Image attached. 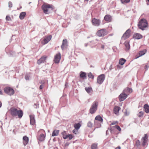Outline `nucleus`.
<instances>
[{
	"label": "nucleus",
	"mask_w": 149,
	"mask_h": 149,
	"mask_svg": "<svg viewBox=\"0 0 149 149\" xmlns=\"http://www.w3.org/2000/svg\"><path fill=\"white\" fill-rule=\"evenodd\" d=\"M10 114L13 117H17L21 118L23 116L24 113L22 110L19 108L18 109L15 107H12L10 109Z\"/></svg>",
	"instance_id": "obj_1"
},
{
	"label": "nucleus",
	"mask_w": 149,
	"mask_h": 149,
	"mask_svg": "<svg viewBox=\"0 0 149 149\" xmlns=\"http://www.w3.org/2000/svg\"><path fill=\"white\" fill-rule=\"evenodd\" d=\"M42 8L44 13L45 14H49L54 9V7L52 5L48 4H44L42 6Z\"/></svg>",
	"instance_id": "obj_2"
},
{
	"label": "nucleus",
	"mask_w": 149,
	"mask_h": 149,
	"mask_svg": "<svg viewBox=\"0 0 149 149\" xmlns=\"http://www.w3.org/2000/svg\"><path fill=\"white\" fill-rule=\"evenodd\" d=\"M139 28L142 30L145 29L148 26V24L147 20L144 18L141 19L139 21L138 24Z\"/></svg>",
	"instance_id": "obj_3"
},
{
	"label": "nucleus",
	"mask_w": 149,
	"mask_h": 149,
	"mask_svg": "<svg viewBox=\"0 0 149 149\" xmlns=\"http://www.w3.org/2000/svg\"><path fill=\"white\" fill-rule=\"evenodd\" d=\"M130 88H127L125 89L123 93L119 95L118 98L120 102L124 101L127 97V95L130 94Z\"/></svg>",
	"instance_id": "obj_4"
},
{
	"label": "nucleus",
	"mask_w": 149,
	"mask_h": 149,
	"mask_svg": "<svg viewBox=\"0 0 149 149\" xmlns=\"http://www.w3.org/2000/svg\"><path fill=\"white\" fill-rule=\"evenodd\" d=\"M98 106V102L97 101L94 102L89 109V113L91 114L95 113L97 110Z\"/></svg>",
	"instance_id": "obj_5"
},
{
	"label": "nucleus",
	"mask_w": 149,
	"mask_h": 149,
	"mask_svg": "<svg viewBox=\"0 0 149 149\" xmlns=\"http://www.w3.org/2000/svg\"><path fill=\"white\" fill-rule=\"evenodd\" d=\"M108 32L105 29H102L98 30L96 33V35L99 37H103L107 35Z\"/></svg>",
	"instance_id": "obj_6"
},
{
	"label": "nucleus",
	"mask_w": 149,
	"mask_h": 149,
	"mask_svg": "<svg viewBox=\"0 0 149 149\" xmlns=\"http://www.w3.org/2000/svg\"><path fill=\"white\" fill-rule=\"evenodd\" d=\"M5 93L10 95H13L14 93V90L11 87H6L4 88Z\"/></svg>",
	"instance_id": "obj_7"
},
{
	"label": "nucleus",
	"mask_w": 149,
	"mask_h": 149,
	"mask_svg": "<svg viewBox=\"0 0 149 149\" xmlns=\"http://www.w3.org/2000/svg\"><path fill=\"white\" fill-rule=\"evenodd\" d=\"M61 54L60 53L56 54L54 56L53 61L55 63H58L61 59Z\"/></svg>",
	"instance_id": "obj_8"
},
{
	"label": "nucleus",
	"mask_w": 149,
	"mask_h": 149,
	"mask_svg": "<svg viewBox=\"0 0 149 149\" xmlns=\"http://www.w3.org/2000/svg\"><path fill=\"white\" fill-rule=\"evenodd\" d=\"M105 77V75L103 74L99 76L97 78V83L99 84H101L104 81Z\"/></svg>",
	"instance_id": "obj_9"
},
{
	"label": "nucleus",
	"mask_w": 149,
	"mask_h": 149,
	"mask_svg": "<svg viewBox=\"0 0 149 149\" xmlns=\"http://www.w3.org/2000/svg\"><path fill=\"white\" fill-rule=\"evenodd\" d=\"M142 140L143 141V142L142 143L141 146L144 147L148 142V136L147 134L144 135V136L142 138Z\"/></svg>",
	"instance_id": "obj_10"
},
{
	"label": "nucleus",
	"mask_w": 149,
	"mask_h": 149,
	"mask_svg": "<svg viewBox=\"0 0 149 149\" xmlns=\"http://www.w3.org/2000/svg\"><path fill=\"white\" fill-rule=\"evenodd\" d=\"M52 36L50 35L45 37L43 41L41 42V43L43 45H45L51 39Z\"/></svg>",
	"instance_id": "obj_11"
},
{
	"label": "nucleus",
	"mask_w": 149,
	"mask_h": 149,
	"mask_svg": "<svg viewBox=\"0 0 149 149\" xmlns=\"http://www.w3.org/2000/svg\"><path fill=\"white\" fill-rule=\"evenodd\" d=\"M130 29H128L125 33L123 35V38L125 39L129 38L130 36Z\"/></svg>",
	"instance_id": "obj_12"
},
{
	"label": "nucleus",
	"mask_w": 149,
	"mask_h": 149,
	"mask_svg": "<svg viewBox=\"0 0 149 149\" xmlns=\"http://www.w3.org/2000/svg\"><path fill=\"white\" fill-rule=\"evenodd\" d=\"M47 56H42L40 59L38 60L37 63L38 64L44 63L47 58Z\"/></svg>",
	"instance_id": "obj_13"
},
{
	"label": "nucleus",
	"mask_w": 149,
	"mask_h": 149,
	"mask_svg": "<svg viewBox=\"0 0 149 149\" xmlns=\"http://www.w3.org/2000/svg\"><path fill=\"white\" fill-rule=\"evenodd\" d=\"M92 22L94 25L98 26L100 24V21L95 18H93L92 20Z\"/></svg>",
	"instance_id": "obj_14"
},
{
	"label": "nucleus",
	"mask_w": 149,
	"mask_h": 149,
	"mask_svg": "<svg viewBox=\"0 0 149 149\" xmlns=\"http://www.w3.org/2000/svg\"><path fill=\"white\" fill-rule=\"evenodd\" d=\"M146 49H144L143 50L140 51H139V56H137V55L135 56V58L136 59L139 57H140L141 56L143 55H144L146 52Z\"/></svg>",
	"instance_id": "obj_15"
},
{
	"label": "nucleus",
	"mask_w": 149,
	"mask_h": 149,
	"mask_svg": "<svg viewBox=\"0 0 149 149\" xmlns=\"http://www.w3.org/2000/svg\"><path fill=\"white\" fill-rule=\"evenodd\" d=\"M143 38V36L140 34L135 33L133 36V38L135 39H139Z\"/></svg>",
	"instance_id": "obj_16"
},
{
	"label": "nucleus",
	"mask_w": 149,
	"mask_h": 149,
	"mask_svg": "<svg viewBox=\"0 0 149 149\" xmlns=\"http://www.w3.org/2000/svg\"><path fill=\"white\" fill-rule=\"evenodd\" d=\"M67 47V41L66 39H64L63 41V43L61 46L62 49L63 50L65 49Z\"/></svg>",
	"instance_id": "obj_17"
},
{
	"label": "nucleus",
	"mask_w": 149,
	"mask_h": 149,
	"mask_svg": "<svg viewBox=\"0 0 149 149\" xmlns=\"http://www.w3.org/2000/svg\"><path fill=\"white\" fill-rule=\"evenodd\" d=\"M104 19L105 21L108 22H110L111 21L112 18L111 15H107L104 17Z\"/></svg>",
	"instance_id": "obj_18"
},
{
	"label": "nucleus",
	"mask_w": 149,
	"mask_h": 149,
	"mask_svg": "<svg viewBox=\"0 0 149 149\" xmlns=\"http://www.w3.org/2000/svg\"><path fill=\"white\" fill-rule=\"evenodd\" d=\"M29 138L26 136H24L23 138V143L24 146H26L28 143Z\"/></svg>",
	"instance_id": "obj_19"
},
{
	"label": "nucleus",
	"mask_w": 149,
	"mask_h": 149,
	"mask_svg": "<svg viewBox=\"0 0 149 149\" xmlns=\"http://www.w3.org/2000/svg\"><path fill=\"white\" fill-rule=\"evenodd\" d=\"M30 118V124L34 125L35 124V120L34 117L33 115H30L29 116Z\"/></svg>",
	"instance_id": "obj_20"
},
{
	"label": "nucleus",
	"mask_w": 149,
	"mask_h": 149,
	"mask_svg": "<svg viewBox=\"0 0 149 149\" xmlns=\"http://www.w3.org/2000/svg\"><path fill=\"white\" fill-rule=\"evenodd\" d=\"M120 108L118 106H115L113 109L114 113L116 115H118L119 111L120 109Z\"/></svg>",
	"instance_id": "obj_21"
},
{
	"label": "nucleus",
	"mask_w": 149,
	"mask_h": 149,
	"mask_svg": "<svg viewBox=\"0 0 149 149\" xmlns=\"http://www.w3.org/2000/svg\"><path fill=\"white\" fill-rule=\"evenodd\" d=\"M80 77L82 79H85L86 78V73L84 72L81 71L80 73Z\"/></svg>",
	"instance_id": "obj_22"
},
{
	"label": "nucleus",
	"mask_w": 149,
	"mask_h": 149,
	"mask_svg": "<svg viewBox=\"0 0 149 149\" xmlns=\"http://www.w3.org/2000/svg\"><path fill=\"white\" fill-rule=\"evenodd\" d=\"M146 113H149V106L148 104H145L143 107Z\"/></svg>",
	"instance_id": "obj_23"
},
{
	"label": "nucleus",
	"mask_w": 149,
	"mask_h": 149,
	"mask_svg": "<svg viewBox=\"0 0 149 149\" xmlns=\"http://www.w3.org/2000/svg\"><path fill=\"white\" fill-rule=\"evenodd\" d=\"M45 136L43 134H42L38 137V139L40 141H43L45 140Z\"/></svg>",
	"instance_id": "obj_24"
},
{
	"label": "nucleus",
	"mask_w": 149,
	"mask_h": 149,
	"mask_svg": "<svg viewBox=\"0 0 149 149\" xmlns=\"http://www.w3.org/2000/svg\"><path fill=\"white\" fill-rule=\"evenodd\" d=\"M26 15V13L25 12H21L19 15V17L20 19H24Z\"/></svg>",
	"instance_id": "obj_25"
},
{
	"label": "nucleus",
	"mask_w": 149,
	"mask_h": 149,
	"mask_svg": "<svg viewBox=\"0 0 149 149\" xmlns=\"http://www.w3.org/2000/svg\"><path fill=\"white\" fill-rule=\"evenodd\" d=\"M59 130H54L52 134V136H54L58 135L59 134Z\"/></svg>",
	"instance_id": "obj_26"
},
{
	"label": "nucleus",
	"mask_w": 149,
	"mask_h": 149,
	"mask_svg": "<svg viewBox=\"0 0 149 149\" xmlns=\"http://www.w3.org/2000/svg\"><path fill=\"white\" fill-rule=\"evenodd\" d=\"M129 43V42L127 41H126L125 43V45L126 48V50H129L130 49V45Z\"/></svg>",
	"instance_id": "obj_27"
},
{
	"label": "nucleus",
	"mask_w": 149,
	"mask_h": 149,
	"mask_svg": "<svg viewBox=\"0 0 149 149\" xmlns=\"http://www.w3.org/2000/svg\"><path fill=\"white\" fill-rule=\"evenodd\" d=\"M126 61L125 59L123 58H121L119 59V63L121 65H123L125 62Z\"/></svg>",
	"instance_id": "obj_28"
},
{
	"label": "nucleus",
	"mask_w": 149,
	"mask_h": 149,
	"mask_svg": "<svg viewBox=\"0 0 149 149\" xmlns=\"http://www.w3.org/2000/svg\"><path fill=\"white\" fill-rule=\"evenodd\" d=\"M95 120L99 121L101 122H102L103 120L102 118L99 115L95 117Z\"/></svg>",
	"instance_id": "obj_29"
},
{
	"label": "nucleus",
	"mask_w": 149,
	"mask_h": 149,
	"mask_svg": "<svg viewBox=\"0 0 149 149\" xmlns=\"http://www.w3.org/2000/svg\"><path fill=\"white\" fill-rule=\"evenodd\" d=\"M85 90L88 93H90L93 91L92 88L91 87H86L85 88Z\"/></svg>",
	"instance_id": "obj_30"
},
{
	"label": "nucleus",
	"mask_w": 149,
	"mask_h": 149,
	"mask_svg": "<svg viewBox=\"0 0 149 149\" xmlns=\"http://www.w3.org/2000/svg\"><path fill=\"white\" fill-rule=\"evenodd\" d=\"M81 126V125L80 123L75 124L74 125V127L76 130H78Z\"/></svg>",
	"instance_id": "obj_31"
},
{
	"label": "nucleus",
	"mask_w": 149,
	"mask_h": 149,
	"mask_svg": "<svg viewBox=\"0 0 149 149\" xmlns=\"http://www.w3.org/2000/svg\"><path fill=\"white\" fill-rule=\"evenodd\" d=\"M97 145L96 143H93L91 146V149H97Z\"/></svg>",
	"instance_id": "obj_32"
},
{
	"label": "nucleus",
	"mask_w": 149,
	"mask_h": 149,
	"mask_svg": "<svg viewBox=\"0 0 149 149\" xmlns=\"http://www.w3.org/2000/svg\"><path fill=\"white\" fill-rule=\"evenodd\" d=\"M88 76L89 78L92 79H93L94 77V76L92 74V73L91 72L88 74Z\"/></svg>",
	"instance_id": "obj_33"
},
{
	"label": "nucleus",
	"mask_w": 149,
	"mask_h": 149,
	"mask_svg": "<svg viewBox=\"0 0 149 149\" xmlns=\"http://www.w3.org/2000/svg\"><path fill=\"white\" fill-rule=\"evenodd\" d=\"M130 0H120L122 3H126L129 2Z\"/></svg>",
	"instance_id": "obj_34"
},
{
	"label": "nucleus",
	"mask_w": 149,
	"mask_h": 149,
	"mask_svg": "<svg viewBox=\"0 0 149 149\" xmlns=\"http://www.w3.org/2000/svg\"><path fill=\"white\" fill-rule=\"evenodd\" d=\"M136 146H138L141 145V142L139 140H137L136 141Z\"/></svg>",
	"instance_id": "obj_35"
},
{
	"label": "nucleus",
	"mask_w": 149,
	"mask_h": 149,
	"mask_svg": "<svg viewBox=\"0 0 149 149\" xmlns=\"http://www.w3.org/2000/svg\"><path fill=\"white\" fill-rule=\"evenodd\" d=\"M118 124V122L117 121H113L110 124V125H117Z\"/></svg>",
	"instance_id": "obj_36"
},
{
	"label": "nucleus",
	"mask_w": 149,
	"mask_h": 149,
	"mask_svg": "<svg viewBox=\"0 0 149 149\" xmlns=\"http://www.w3.org/2000/svg\"><path fill=\"white\" fill-rule=\"evenodd\" d=\"M65 133V131H64L63 132V133H62V134L63 135V138L64 139H66L68 138V136H67V135H64V134Z\"/></svg>",
	"instance_id": "obj_37"
},
{
	"label": "nucleus",
	"mask_w": 149,
	"mask_h": 149,
	"mask_svg": "<svg viewBox=\"0 0 149 149\" xmlns=\"http://www.w3.org/2000/svg\"><path fill=\"white\" fill-rule=\"evenodd\" d=\"M144 114V113L142 111H140L138 115V116L139 117H141L143 116Z\"/></svg>",
	"instance_id": "obj_38"
},
{
	"label": "nucleus",
	"mask_w": 149,
	"mask_h": 149,
	"mask_svg": "<svg viewBox=\"0 0 149 149\" xmlns=\"http://www.w3.org/2000/svg\"><path fill=\"white\" fill-rule=\"evenodd\" d=\"M114 127L116 129L119 131H121V129L120 128V127H119V126L116 125H115L114 126Z\"/></svg>",
	"instance_id": "obj_39"
},
{
	"label": "nucleus",
	"mask_w": 149,
	"mask_h": 149,
	"mask_svg": "<svg viewBox=\"0 0 149 149\" xmlns=\"http://www.w3.org/2000/svg\"><path fill=\"white\" fill-rule=\"evenodd\" d=\"M68 138V137L70 140L72 138V135L71 134H68L67 135Z\"/></svg>",
	"instance_id": "obj_40"
},
{
	"label": "nucleus",
	"mask_w": 149,
	"mask_h": 149,
	"mask_svg": "<svg viewBox=\"0 0 149 149\" xmlns=\"http://www.w3.org/2000/svg\"><path fill=\"white\" fill-rule=\"evenodd\" d=\"M6 19L7 21H10L11 19L9 16H7L6 17Z\"/></svg>",
	"instance_id": "obj_41"
},
{
	"label": "nucleus",
	"mask_w": 149,
	"mask_h": 149,
	"mask_svg": "<svg viewBox=\"0 0 149 149\" xmlns=\"http://www.w3.org/2000/svg\"><path fill=\"white\" fill-rule=\"evenodd\" d=\"M87 125L88 127H91L92 126V124L91 122H89L88 123Z\"/></svg>",
	"instance_id": "obj_42"
},
{
	"label": "nucleus",
	"mask_w": 149,
	"mask_h": 149,
	"mask_svg": "<svg viewBox=\"0 0 149 149\" xmlns=\"http://www.w3.org/2000/svg\"><path fill=\"white\" fill-rule=\"evenodd\" d=\"M12 3L11 2H9L8 3V6L9 7H11L12 6Z\"/></svg>",
	"instance_id": "obj_43"
},
{
	"label": "nucleus",
	"mask_w": 149,
	"mask_h": 149,
	"mask_svg": "<svg viewBox=\"0 0 149 149\" xmlns=\"http://www.w3.org/2000/svg\"><path fill=\"white\" fill-rule=\"evenodd\" d=\"M77 131V130H76V129H75L73 131V132L75 134H76Z\"/></svg>",
	"instance_id": "obj_44"
},
{
	"label": "nucleus",
	"mask_w": 149,
	"mask_h": 149,
	"mask_svg": "<svg viewBox=\"0 0 149 149\" xmlns=\"http://www.w3.org/2000/svg\"><path fill=\"white\" fill-rule=\"evenodd\" d=\"M25 78L26 80L29 79V77L28 75H26L25 77Z\"/></svg>",
	"instance_id": "obj_45"
},
{
	"label": "nucleus",
	"mask_w": 149,
	"mask_h": 149,
	"mask_svg": "<svg viewBox=\"0 0 149 149\" xmlns=\"http://www.w3.org/2000/svg\"><path fill=\"white\" fill-rule=\"evenodd\" d=\"M34 105L35 106V108H37L38 106V104L37 103L35 104Z\"/></svg>",
	"instance_id": "obj_46"
},
{
	"label": "nucleus",
	"mask_w": 149,
	"mask_h": 149,
	"mask_svg": "<svg viewBox=\"0 0 149 149\" xmlns=\"http://www.w3.org/2000/svg\"><path fill=\"white\" fill-rule=\"evenodd\" d=\"M69 145V143H66L65 144V147H67Z\"/></svg>",
	"instance_id": "obj_47"
},
{
	"label": "nucleus",
	"mask_w": 149,
	"mask_h": 149,
	"mask_svg": "<svg viewBox=\"0 0 149 149\" xmlns=\"http://www.w3.org/2000/svg\"><path fill=\"white\" fill-rule=\"evenodd\" d=\"M148 67H149V66H148L147 65H145V68L146 70H147L148 69Z\"/></svg>",
	"instance_id": "obj_48"
},
{
	"label": "nucleus",
	"mask_w": 149,
	"mask_h": 149,
	"mask_svg": "<svg viewBox=\"0 0 149 149\" xmlns=\"http://www.w3.org/2000/svg\"><path fill=\"white\" fill-rule=\"evenodd\" d=\"M117 68L119 69L121 68L120 66L119 65H117Z\"/></svg>",
	"instance_id": "obj_49"
},
{
	"label": "nucleus",
	"mask_w": 149,
	"mask_h": 149,
	"mask_svg": "<svg viewBox=\"0 0 149 149\" xmlns=\"http://www.w3.org/2000/svg\"><path fill=\"white\" fill-rule=\"evenodd\" d=\"M43 86L42 85H41L40 86V89H42L43 88Z\"/></svg>",
	"instance_id": "obj_50"
},
{
	"label": "nucleus",
	"mask_w": 149,
	"mask_h": 149,
	"mask_svg": "<svg viewBox=\"0 0 149 149\" xmlns=\"http://www.w3.org/2000/svg\"><path fill=\"white\" fill-rule=\"evenodd\" d=\"M2 94H3L2 92V91L0 89V95H2Z\"/></svg>",
	"instance_id": "obj_51"
},
{
	"label": "nucleus",
	"mask_w": 149,
	"mask_h": 149,
	"mask_svg": "<svg viewBox=\"0 0 149 149\" xmlns=\"http://www.w3.org/2000/svg\"><path fill=\"white\" fill-rule=\"evenodd\" d=\"M121 148L120 146H118L116 148V149H120Z\"/></svg>",
	"instance_id": "obj_52"
},
{
	"label": "nucleus",
	"mask_w": 149,
	"mask_h": 149,
	"mask_svg": "<svg viewBox=\"0 0 149 149\" xmlns=\"http://www.w3.org/2000/svg\"><path fill=\"white\" fill-rule=\"evenodd\" d=\"M2 103L1 101H0V108L1 107Z\"/></svg>",
	"instance_id": "obj_53"
},
{
	"label": "nucleus",
	"mask_w": 149,
	"mask_h": 149,
	"mask_svg": "<svg viewBox=\"0 0 149 149\" xmlns=\"http://www.w3.org/2000/svg\"><path fill=\"white\" fill-rule=\"evenodd\" d=\"M89 0H84V1H86V2H88Z\"/></svg>",
	"instance_id": "obj_54"
},
{
	"label": "nucleus",
	"mask_w": 149,
	"mask_h": 149,
	"mask_svg": "<svg viewBox=\"0 0 149 149\" xmlns=\"http://www.w3.org/2000/svg\"><path fill=\"white\" fill-rule=\"evenodd\" d=\"M131 93L132 92V89L131 88Z\"/></svg>",
	"instance_id": "obj_55"
},
{
	"label": "nucleus",
	"mask_w": 149,
	"mask_h": 149,
	"mask_svg": "<svg viewBox=\"0 0 149 149\" xmlns=\"http://www.w3.org/2000/svg\"><path fill=\"white\" fill-rule=\"evenodd\" d=\"M149 2V0H147Z\"/></svg>",
	"instance_id": "obj_56"
}]
</instances>
